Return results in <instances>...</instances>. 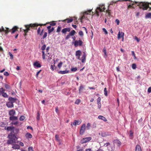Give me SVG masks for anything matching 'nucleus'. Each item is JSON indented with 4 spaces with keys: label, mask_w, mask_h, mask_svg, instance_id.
<instances>
[{
    "label": "nucleus",
    "mask_w": 151,
    "mask_h": 151,
    "mask_svg": "<svg viewBox=\"0 0 151 151\" xmlns=\"http://www.w3.org/2000/svg\"><path fill=\"white\" fill-rule=\"evenodd\" d=\"M138 3L137 2H131L130 4H131L132 6L134 5L135 4H138Z\"/></svg>",
    "instance_id": "nucleus-47"
},
{
    "label": "nucleus",
    "mask_w": 151,
    "mask_h": 151,
    "mask_svg": "<svg viewBox=\"0 0 151 151\" xmlns=\"http://www.w3.org/2000/svg\"><path fill=\"white\" fill-rule=\"evenodd\" d=\"M16 112L14 109L11 110L9 112V115L11 116H14Z\"/></svg>",
    "instance_id": "nucleus-21"
},
{
    "label": "nucleus",
    "mask_w": 151,
    "mask_h": 151,
    "mask_svg": "<svg viewBox=\"0 0 151 151\" xmlns=\"http://www.w3.org/2000/svg\"><path fill=\"white\" fill-rule=\"evenodd\" d=\"M103 52H104L105 55L106 56L107 55V54H106V49L105 48L103 49Z\"/></svg>",
    "instance_id": "nucleus-62"
},
{
    "label": "nucleus",
    "mask_w": 151,
    "mask_h": 151,
    "mask_svg": "<svg viewBox=\"0 0 151 151\" xmlns=\"http://www.w3.org/2000/svg\"><path fill=\"white\" fill-rule=\"evenodd\" d=\"M79 35L81 36L83 35V32L82 31H80L78 32Z\"/></svg>",
    "instance_id": "nucleus-44"
},
{
    "label": "nucleus",
    "mask_w": 151,
    "mask_h": 151,
    "mask_svg": "<svg viewBox=\"0 0 151 151\" xmlns=\"http://www.w3.org/2000/svg\"><path fill=\"white\" fill-rule=\"evenodd\" d=\"M47 32H45L44 33V35L43 36V39H44V38H45V37H46L47 36Z\"/></svg>",
    "instance_id": "nucleus-48"
},
{
    "label": "nucleus",
    "mask_w": 151,
    "mask_h": 151,
    "mask_svg": "<svg viewBox=\"0 0 151 151\" xmlns=\"http://www.w3.org/2000/svg\"><path fill=\"white\" fill-rule=\"evenodd\" d=\"M102 30L103 31V32H104L105 34L106 35V34H108V33L107 30H106V29L105 28H103V29H102Z\"/></svg>",
    "instance_id": "nucleus-46"
},
{
    "label": "nucleus",
    "mask_w": 151,
    "mask_h": 151,
    "mask_svg": "<svg viewBox=\"0 0 151 151\" xmlns=\"http://www.w3.org/2000/svg\"><path fill=\"white\" fill-rule=\"evenodd\" d=\"M134 39L135 40H137V42H139L140 40V39H139L137 36H135V38H134Z\"/></svg>",
    "instance_id": "nucleus-52"
},
{
    "label": "nucleus",
    "mask_w": 151,
    "mask_h": 151,
    "mask_svg": "<svg viewBox=\"0 0 151 151\" xmlns=\"http://www.w3.org/2000/svg\"><path fill=\"white\" fill-rule=\"evenodd\" d=\"M41 70H39L37 72V73L36 75V76L37 77H38V75L40 73V72H41Z\"/></svg>",
    "instance_id": "nucleus-60"
},
{
    "label": "nucleus",
    "mask_w": 151,
    "mask_h": 151,
    "mask_svg": "<svg viewBox=\"0 0 151 151\" xmlns=\"http://www.w3.org/2000/svg\"><path fill=\"white\" fill-rule=\"evenodd\" d=\"M84 89V87L83 85H81L80 86L79 88V93H81V92L82 91L83 89Z\"/></svg>",
    "instance_id": "nucleus-33"
},
{
    "label": "nucleus",
    "mask_w": 151,
    "mask_h": 151,
    "mask_svg": "<svg viewBox=\"0 0 151 151\" xmlns=\"http://www.w3.org/2000/svg\"><path fill=\"white\" fill-rule=\"evenodd\" d=\"M145 18H151V13H148L146 14L145 15Z\"/></svg>",
    "instance_id": "nucleus-34"
},
{
    "label": "nucleus",
    "mask_w": 151,
    "mask_h": 151,
    "mask_svg": "<svg viewBox=\"0 0 151 151\" xmlns=\"http://www.w3.org/2000/svg\"><path fill=\"white\" fill-rule=\"evenodd\" d=\"M9 119L10 120L12 121H14V120H17L18 119V117L17 116H10L9 117Z\"/></svg>",
    "instance_id": "nucleus-25"
},
{
    "label": "nucleus",
    "mask_w": 151,
    "mask_h": 151,
    "mask_svg": "<svg viewBox=\"0 0 151 151\" xmlns=\"http://www.w3.org/2000/svg\"><path fill=\"white\" fill-rule=\"evenodd\" d=\"M105 5L104 4H100L99 5V6L97 7L95 10V12L98 16H99V12H104L105 10Z\"/></svg>",
    "instance_id": "nucleus-4"
},
{
    "label": "nucleus",
    "mask_w": 151,
    "mask_h": 151,
    "mask_svg": "<svg viewBox=\"0 0 151 151\" xmlns=\"http://www.w3.org/2000/svg\"><path fill=\"white\" fill-rule=\"evenodd\" d=\"M46 24H29L25 25V27L26 28V29H23L24 33V36H26L27 35V33L30 30V28H32L34 29H36V27L38 26H45Z\"/></svg>",
    "instance_id": "nucleus-2"
},
{
    "label": "nucleus",
    "mask_w": 151,
    "mask_h": 151,
    "mask_svg": "<svg viewBox=\"0 0 151 151\" xmlns=\"http://www.w3.org/2000/svg\"><path fill=\"white\" fill-rule=\"evenodd\" d=\"M5 89L3 88H0V92H3V91H5Z\"/></svg>",
    "instance_id": "nucleus-55"
},
{
    "label": "nucleus",
    "mask_w": 151,
    "mask_h": 151,
    "mask_svg": "<svg viewBox=\"0 0 151 151\" xmlns=\"http://www.w3.org/2000/svg\"><path fill=\"white\" fill-rule=\"evenodd\" d=\"M54 30V28L52 27V28L51 29H49V30L48 31V33L50 34V33L51 32H52V31H53Z\"/></svg>",
    "instance_id": "nucleus-40"
},
{
    "label": "nucleus",
    "mask_w": 151,
    "mask_h": 151,
    "mask_svg": "<svg viewBox=\"0 0 151 151\" xmlns=\"http://www.w3.org/2000/svg\"><path fill=\"white\" fill-rule=\"evenodd\" d=\"M63 63L62 62H60V63L58 64V67L59 68H60L61 67L62 65H63Z\"/></svg>",
    "instance_id": "nucleus-43"
},
{
    "label": "nucleus",
    "mask_w": 151,
    "mask_h": 151,
    "mask_svg": "<svg viewBox=\"0 0 151 151\" xmlns=\"http://www.w3.org/2000/svg\"><path fill=\"white\" fill-rule=\"evenodd\" d=\"M99 135L102 137H105L111 135V133L104 131H101L99 133Z\"/></svg>",
    "instance_id": "nucleus-6"
},
{
    "label": "nucleus",
    "mask_w": 151,
    "mask_h": 151,
    "mask_svg": "<svg viewBox=\"0 0 151 151\" xmlns=\"http://www.w3.org/2000/svg\"><path fill=\"white\" fill-rule=\"evenodd\" d=\"M75 31L74 30H73L69 33V34L70 35V36H73L75 35Z\"/></svg>",
    "instance_id": "nucleus-35"
},
{
    "label": "nucleus",
    "mask_w": 151,
    "mask_h": 151,
    "mask_svg": "<svg viewBox=\"0 0 151 151\" xmlns=\"http://www.w3.org/2000/svg\"><path fill=\"white\" fill-rule=\"evenodd\" d=\"M11 29H9L7 27H6V29H5L2 26L0 28V32H4L6 34H8L9 32H11Z\"/></svg>",
    "instance_id": "nucleus-7"
},
{
    "label": "nucleus",
    "mask_w": 151,
    "mask_h": 151,
    "mask_svg": "<svg viewBox=\"0 0 151 151\" xmlns=\"http://www.w3.org/2000/svg\"><path fill=\"white\" fill-rule=\"evenodd\" d=\"M19 28L17 26H14L11 29V33L12 34L14 33L16 31L18 30Z\"/></svg>",
    "instance_id": "nucleus-17"
},
{
    "label": "nucleus",
    "mask_w": 151,
    "mask_h": 151,
    "mask_svg": "<svg viewBox=\"0 0 151 151\" xmlns=\"http://www.w3.org/2000/svg\"><path fill=\"white\" fill-rule=\"evenodd\" d=\"M81 54V51H80L79 50H77L76 52V56H80Z\"/></svg>",
    "instance_id": "nucleus-31"
},
{
    "label": "nucleus",
    "mask_w": 151,
    "mask_h": 151,
    "mask_svg": "<svg viewBox=\"0 0 151 151\" xmlns=\"http://www.w3.org/2000/svg\"><path fill=\"white\" fill-rule=\"evenodd\" d=\"M68 71L65 70L64 71H58V73H59L61 74H64L66 73H67L68 72Z\"/></svg>",
    "instance_id": "nucleus-32"
},
{
    "label": "nucleus",
    "mask_w": 151,
    "mask_h": 151,
    "mask_svg": "<svg viewBox=\"0 0 151 151\" xmlns=\"http://www.w3.org/2000/svg\"><path fill=\"white\" fill-rule=\"evenodd\" d=\"M55 138L56 140L58 141L59 140V136L57 134H56L55 135Z\"/></svg>",
    "instance_id": "nucleus-50"
},
{
    "label": "nucleus",
    "mask_w": 151,
    "mask_h": 151,
    "mask_svg": "<svg viewBox=\"0 0 151 151\" xmlns=\"http://www.w3.org/2000/svg\"><path fill=\"white\" fill-rule=\"evenodd\" d=\"M70 29L69 27L65 28L63 29L62 32L63 34H65L67 32H70Z\"/></svg>",
    "instance_id": "nucleus-16"
},
{
    "label": "nucleus",
    "mask_w": 151,
    "mask_h": 151,
    "mask_svg": "<svg viewBox=\"0 0 151 151\" xmlns=\"http://www.w3.org/2000/svg\"><path fill=\"white\" fill-rule=\"evenodd\" d=\"M8 100L10 102H12V103H13L16 102V101L17 100V99L16 98L10 97L9 98Z\"/></svg>",
    "instance_id": "nucleus-23"
},
{
    "label": "nucleus",
    "mask_w": 151,
    "mask_h": 151,
    "mask_svg": "<svg viewBox=\"0 0 151 151\" xmlns=\"http://www.w3.org/2000/svg\"><path fill=\"white\" fill-rule=\"evenodd\" d=\"M135 151H142L141 147L139 145H137L135 147Z\"/></svg>",
    "instance_id": "nucleus-26"
},
{
    "label": "nucleus",
    "mask_w": 151,
    "mask_h": 151,
    "mask_svg": "<svg viewBox=\"0 0 151 151\" xmlns=\"http://www.w3.org/2000/svg\"><path fill=\"white\" fill-rule=\"evenodd\" d=\"M77 69V68H73L71 69V70L72 71H76Z\"/></svg>",
    "instance_id": "nucleus-57"
},
{
    "label": "nucleus",
    "mask_w": 151,
    "mask_h": 151,
    "mask_svg": "<svg viewBox=\"0 0 151 151\" xmlns=\"http://www.w3.org/2000/svg\"><path fill=\"white\" fill-rule=\"evenodd\" d=\"M25 117L24 116H22L19 118V120L20 121H23L25 119Z\"/></svg>",
    "instance_id": "nucleus-42"
},
{
    "label": "nucleus",
    "mask_w": 151,
    "mask_h": 151,
    "mask_svg": "<svg viewBox=\"0 0 151 151\" xmlns=\"http://www.w3.org/2000/svg\"><path fill=\"white\" fill-rule=\"evenodd\" d=\"M137 68L136 65L135 63L132 64V68L133 69H135Z\"/></svg>",
    "instance_id": "nucleus-39"
},
{
    "label": "nucleus",
    "mask_w": 151,
    "mask_h": 151,
    "mask_svg": "<svg viewBox=\"0 0 151 151\" xmlns=\"http://www.w3.org/2000/svg\"><path fill=\"white\" fill-rule=\"evenodd\" d=\"M70 36L69 34L67 35L65 37V39L66 40L68 39L70 37Z\"/></svg>",
    "instance_id": "nucleus-61"
},
{
    "label": "nucleus",
    "mask_w": 151,
    "mask_h": 151,
    "mask_svg": "<svg viewBox=\"0 0 151 151\" xmlns=\"http://www.w3.org/2000/svg\"><path fill=\"white\" fill-rule=\"evenodd\" d=\"M56 24V23L54 22H52L50 23V25L51 26H54Z\"/></svg>",
    "instance_id": "nucleus-49"
},
{
    "label": "nucleus",
    "mask_w": 151,
    "mask_h": 151,
    "mask_svg": "<svg viewBox=\"0 0 151 151\" xmlns=\"http://www.w3.org/2000/svg\"><path fill=\"white\" fill-rule=\"evenodd\" d=\"M86 127V125L85 124H83L81 127V129L80 130V134H83L84 132L85 129Z\"/></svg>",
    "instance_id": "nucleus-13"
},
{
    "label": "nucleus",
    "mask_w": 151,
    "mask_h": 151,
    "mask_svg": "<svg viewBox=\"0 0 151 151\" xmlns=\"http://www.w3.org/2000/svg\"><path fill=\"white\" fill-rule=\"evenodd\" d=\"M91 12L93 13L92 11V10L91 9L87 11H85L83 12H82L81 14H81L82 16L80 18L81 22H82L83 19H88L87 17H86V15H91Z\"/></svg>",
    "instance_id": "nucleus-5"
},
{
    "label": "nucleus",
    "mask_w": 151,
    "mask_h": 151,
    "mask_svg": "<svg viewBox=\"0 0 151 151\" xmlns=\"http://www.w3.org/2000/svg\"><path fill=\"white\" fill-rule=\"evenodd\" d=\"M101 100V98L100 97H99L97 100V104H98V107L99 109L101 108V104L100 102Z\"/></svg>",
    "instance_id": "nucleus-19"
},
{
    "label": "nucleus",
    "mask_w": 151,
    "mask_h": 151,
    "mask_svg": "<svg viewBox=\"0 0 151 151\" xmlns=\"http://www.w3.org/2000/svg\"><path fill=\"white\" fill-rule=\"evenodd\" d=\"M81 101L79 99H77L76 100L75 103L77 104H78Z\"/></svg>",
    "instance_id": "nucleus-45"
},
{
    "label": "nucleus",
    "mask_w": 151,
    "mask_h": 151,
    "mask_svg": "<svg viewBox=\"0 0 151 151\" xmlns=\"http://www.w3.org/2000/svg\"><path fill=\"white\" fill-rule=\"evenodd\" d=\"M113 142L114 143L116 144L118 146H119L121 145V142L118 139H114Z\"/></svg>",
    "instance_id": "nucleus-22"
},
{
    "label": "nucleus",
    "mask_w": 151,
    "mask_h": 151,
    "mask_svg": "<svg viewBox=\"0 0 151 151\" xmlns=\"http://www.w3.org/2000/svg\"><path fill=\"white\" fill-rule=\"evenodd\" d=\"M96 123H88L86 128L88 129L91 128H94L96 127Z\"/></svg>",
    "instance_id": "nucleus-8"
},
{
    "label": "nucleus",
    "mask_w": 151,
    "mask_h": 151,
    "mask_svg": "<svg viewBox=\"0 0 151 151\" xmlns=\"http://www.w3.org/2000/svg\"><path fill=\"white\" fill-rule=\"evenodd\" d=\"M40 27H39L38 28L37 30V34L38 35H40V36H42V33L43 32L44 30L42 29L41 32H40Z\"/></svg>",
    "instance_id": "nucleus-24"
},
{
    "label": "nucleus",
    "mask_w": 151,
    "mask_h": 151,
    "mask_svg": "<svg viewBox=\"0 0 151 151\" xmlns=\"http://www.w3.org/2000/svg\"><path fill=\"white\" fill-rule=\"evenodd\" d=\"M81 62L83 63L85 62L86 60V53L85 52L83 53L82 56L81 58Z\"/></svg>",
    "instance_id": "nucleus-18"
},
{
    "label": "nucleus",
    "mask_w": 151,
    "mask_h": 151,
    "mask_svg": "<svg viewBox=\"0 0 151 151\" xmlns=\"http://www.w3.org/2000/svg\"><path fill=\"white\" fill-rule=\"evenodd\" d=\"M150 4L151 3H150L141 2L138 3L137 6H139L140 9H142L143 10H145L147 9L149 7Z\"/></svg>",
    "instance_id": "nucleus-3"
},
{
    "label": "nucleus",
    "mask_w": 151,
    "mask_h": 151,
    "mask_svg": "<svg viewBox=\"0 0 151 151\" xmlns=\"http://www.w3.org/2000/svg\"><path fill=\"white\" fill-rule=\"evenodd\" d=\"M25 136L27 139L31 138L32 137V135L29 133H27L25 135Z\"/></svg>",
    "instance_id": "nucleus-28"
},
{
    "label": "nucleus",
    "mask_w": 151,
    "mask_h": 151,
    "mask_svg": "<svg viewBox=\"0 0 151 151\" xmlns=\"http://www.w3.org/2000/svg\"><path fill=\"white\" fill-rule=\"evenodd\" d=\"M9 55L10 57V58L11 59H13V55L10 52H9Z\"/></svg>",
    "instance_id": "nucleus-54"
},
{
    "label": "nucleus",
    "mask_w": 151,
    "mask_h": 151,
    "mask_svg": "<svg viewBox=\"0 0 151 151\" xmlns=\"http://www.w3.org/2000/svg\"><path fill=\"white\" fill-rule=\"evenodd\" d=\"M46 56L48 57V58H47V61H49L52 59L51 56H50V55H49V56H48L47 55H46Z\"/></svg>",
    "instance_id": "nucleus-41"
},
{
    "label": "nucleus",
    "mask_w": 151,
    "mask_h": 151,
    "mask_svg": "<svg viewBox=\"0 0 151 151\" xmlns=\"http://www.w3.org/2000/svg\"><path fill=\"white\" fill-rule=\"evenodd\" d=\"M73 20L72 18H70V19L68 18L65 19V20H64L62 21L63 22H65L66 21H67V22L68 23H70V22H72L73 21Z\"/></svg>",
    "instance_id": "nucleus-27"
},
{
    "label": "nucleus",
    "mask_w": 151,
    "mask_h": 151,
    "mask_svg": "<svg viewBox=\"0 0 151 151\" xmlns=\"http://www.w3.org/2000/svg\"><path fill=\"white\" fill-rule=\"evenodd\" d=\"M98 118L99 119H102V120H104V122H106L107 120L106 119V118L102 116H101V115L99 116H98Z\"/></svg>",
    "instance_id": "nucleus-29"
},
{
    "label": "nucleus",
    "mask_w": 151,
    "mask_h": 151,
    "mask_svg": "<svg viewBox=\"0 0 151 151\" xmlns=\"http://www.w3.org/2000/svg\"><path fill=\"white\" fill-rule=\"evenodd\" d=\"M147 92L149 93H150L151 92V87H150L148 88Z\"/></svg>",
    "instance_id": "nucleus-58"
},
{
    "label": "nucleus",
    "mask_w": 151,
    "mask_h": 151,
    "mask_svg": "<svg viewBox=\"0 0 151 151\" xmlns=\"http://www.w3.org/2000/svg\"><path fill=\"white\" fill-rule=\"evenodd\" d=\"M46 47V45H44L42 46L41 48V49L42 50V58L43 60H45V55L44 50L45 49Z\"/></svg>",
    "instance_id": "nucleus-10"
},
{
    "label": "nucleus",
    "mask_w": 151,
    "mask_h": 151,
    "mask_svg": "<svg viewBox=\"0 0 151 151\" xmlns=\"http://www.w3.org/2000/svg\"><path fill=\"white\" fill-rule=\"evenodd\" d=\"M4 86H5V88H7V89L9 88V87H10L7 84H5L4 85Z\"/></svg>",
    "instance_id": "nucleus-51"
},
{
    "label": "nucleus",
    "mask_w": 151,
    "mask_h": 151,
    "mask_svg": "<svg viewBox=\"0 0 151 151\" xmlns=\"http://www.w3.org/2000/svg\"><path fill=\"white\" fill-rule=\"evenodd\" d=\"M92 138L91 137H88L83 138L81 140L82 143H85L91 140Z\"/></svg>",
    "instance_id": "nucleus-9"
},
{
    "label": "nucleus",
    "mask_w": 151,
    "mask_h": 151,
    "mask_svg": "<svg viewBox=\"0 0 151 151\" xmlns=\"http://www.w3.org/2000/svg\"><path fill=\"white\" fill-rule=\"evenodd\" d=\"M83 42L81 40H76L75 42L74 45L75 47H77L78 46H81L82 45Z\"/></svg>",
    "instance_id": "nucleus-11"
},
{
    "label": "nucleus",
    "mask_w": 151,
    "mask_h": 151,
    "mask_svg": "<svg viewBox=\"0 0 151 151\" xmlns=\"http://www.w3.org/2000/svg\"><path fill=\"white\" fill-rule=\"evenodd\" d=\"M6 105L9 108H12L14 106L13 103L12 102H11L9 101L6 103Z\"/></svg>",
    "instance_id": "nucleus-14"
},
{
    "label": "nucleus",
    "mask_w": 151,
    "mask_h": 151,
    "mask_svg": "<svg viewBox=\"0 0 151 151\" xmlns=\"http://www.w3.org/2000/svg\"><path fill=\"white\" fill-rule=\"evenodd\" d=\"M129 138L130 139H132L133 137V132L132 131L130 130L129 132Z\"/></svg>",
    "instance_id": "nucleus-30"
},
{
    "label": "nucleus",
    "mask_w": 151,
    "mask_h": 151,
    "mask_svg": "<svg viewBox=\"0 0 151 151\" xmlns=\"http://www.w3.org/2000/svg\"><path fill=\"white\" fill-rule=\"evenodd\" d=\"M28 149L29 151H33V147H29Z\"/></svg>",
    "instance_id": "nucleus-53"
},
{
    "label": "nucleus",
    "mask_w": 151,
    "mask_h": 151,
    "mask_svg": "<svg viewBox=\"0 0 151 151\" xmlns=\"http://www.w3.org/2000/svg\"><path fill=\"white\" fill-rule=\"evenodd\" d=\"M61 27L60 26H58L56 32L58 33L60 32L61 31Z\"/></svg>",
    "instance_id": "nucleus-37"
},
{
    "label": "nucleus",
    "mask_w": 151,
    "mask_h": 151,
    "mask_svg": "<svg viewBox=\"0 0 151 151\" xmlns=\"http://www.w3.org/2000/svg\"><path fill=\"white\" fill-rule=\"evenodd\" d=\"M4 75L6 76H7L9 75V73L5 71L4 73Z\"/></svg>",
    "instance_id": "nucleus-59"
},
{
    "label": "nucleus",
    "mask_w": 151,
    "mask_h": 151,
    "mask_svg": "<svg viewBox=\"0 0 151 151\" xmlns=\"http://www.w3.org/2000/svg\"><path fill=\"white\" fill-rule=\"evenodd\" d=\"M124 33L123 32H120V31L119 32L118 34V39H120L121 37L122 38V40H123L124 36Z\"/></svg>",
    "instance_id": "nucleus-12"
},
{
    "label": "nucleus",
    "mask_w": 151,
    "mask_h": 151,
    "mask_svg": "<svg viewBox=\"0 0 151 151\" xmlns=\"http://www.w3.org/2000/svg\"><path fill=\"white\" fill-rule=\"evenodd\" d=\"M104 94L106 96H107V91L106 90V88H104Z\"/></svg>",
    "instance_id": "nucleus-38"
},
{
    "label": "nucleus",
    "mask_w": 151,
    "mask_h": 151,
    "mask_svg": "<svg viewBox=\"0 0 151 151\" xmlns=\"http://www.w3.org/2000/svg\"><path fill=\"white\" fill-rule=\"evenodd\" d=\"M33 65L34 66H36L37 68H40L41 67V65L39 63L38 61H37L34 63Z\"/></svg>",
    "instance_id": "nucleus-20"
},
{
    "label": "nucleus",
    "mask_w": 151,
    "mask_h": 151,
    "mask_svg": "<svg viewBox=\"0 0 151 151\" xmlns=\"http://www.w3.org/2000/svg\"><path fill=\"white\" fill-rule=\"evenodd\" d=\"M13 145L12 148L14 149H19L20 148V146L19 145L17 144H15L14 143H13L12 144Z\"/></svg>",
    "instance_id": "nucleus-15"
},
{
    "label": "nucleus",
    "mask_w": 151,
    "mask_h": 151,
    "mask_svg": "<svg viewBox=\"0 0 151 151\" xmlns=\"http://www.w3.org/2000/svg\"><path fill=\"white\" fill-rule=\"evenodd\" d=\"M115 22L117 23V25H119V20L118 19H116L115 20Z\"/></svg>",
    "instance_id": "nucleus-63"
},
{
    "label": "nucleus",
    "mask_w": 151,
    "mask_h": 151,
    "mask_svg": "<svg viewBox=\"0 0 151 151\" xmlns=\"http://www.w3.org/2000/svg\"><path fill=\"white\" fill-rule=\"evenodd\" d=\"M86 151H93L91 148H89L86 150Z\"/></svg>",
    "instance_id": "nucleus-64"
},
{
    "label": "nucleus",
    "mask_w": 151,
    "mask_h": 151,
    "mask_svg": "<svg viewBox=\"0 0 151 151\" xmlns=\"http://www.w3.org/2000/svg\"><path fill=\"white\" fill-rule=\"evenodd\" d=\"M14 127L12 126L5 128V129H6L7 131H11V133L8 136L9 139L7 141V144H12L13 143H15V141L17 139L15 135L14 134Z\"/></svg>",
    "instance_id": "nucleus-1"
},
{
    "label": "nucleus",
    "mask_w": 151,
    "mask_h": 151,
    "mask_svg": "<svg viewBox=\"0 0 151 151\" xmlns=\"http://www.w3.org/2000/svg\"><path fill=\"white\" fill-rule=\"evenodd\" d=\"M132 55L133 56H134V59H136V57L135 56V53H134V51H132Z\"/></svg>",
    "instance_id": "nucleus-56"
},
{
    "label": "nucleus",
    "mask_w": 151,
    "mask_h": 151,
    "mask_svg": "<svg viewBox=\"0 0 151 151\" xmlns=\"http://www.w3.org/2000/svg\"><path fill=\"white\" fill-rule=\"evenodd\" d=\"M2 96L4 98H7L8 97L7 94L5 92L3 93Z\"/></svg>",
    "instance_id": "nucleus-36"
}]
</instances>
